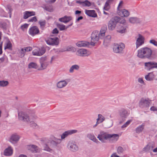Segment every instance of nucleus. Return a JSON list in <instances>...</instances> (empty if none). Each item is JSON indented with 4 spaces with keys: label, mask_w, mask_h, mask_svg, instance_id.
Masks as SVG:
<instances>
[{
    "label": "nucleus",
    "mask_w": 157,
    "mask_h": 157,
    "mask_svg": "<svg viewBox=\"0 0 157 157\" xmlns=\"http://www.w3.org/2000/svg\"><path fill=\"white\" fill-rule=\"evenodd\" d=\"M60 143V139L52 136L46 140L44 146V150L51 152L52 151L51 148H56Z\"/></svg>",
    "instance_id": "nucleus-1"
},
{
    "label": "nucleus",
    "mask_w": 157,
    "mask_h": 157,
    "mask_svg": "<svg viewBox=\"0 0 157 157\" xmlns=\"http://www.w3.org/2000/svg\"><path fill=\"white\" fill-rule=\"evenodd\" d=\"M152 51L148 47H144L138 51L137 56L141 59H151V58Z\"/></svg>",
    "instance_id": "nucleus-2"
},
{
    "label": "nucleus",
    "mask_w": 157,
    "mask_h": 157,
    "mask_svg": "<svg viewBox=\"0 0 157 157\" xmlns=\"http://www.w3.org/2000/svg\"><path fill=\"white\" fill-rule=\"evenodd\" d=\"M18 116L19 120L26 123H28L32 119H33L32 118V115L29 116L26 113L22 111L18 112Z\"/></svg>",
    "instance_id": "nucleus-3"
},
{
    "label": "nucleus",
    "mask_w": 157,
    "mask_h": 157,
    "mask_svg": "<svg viewBox=\"0 0 157 157\" xmlns=\"http://www.w3.org/2000/svg\"><path fill=\"white\" fill-rule=\"evenodd\" d=\"M151 100L148 98H142L139 102V106L141 108L148 109L150 106Z\"/></svg>",
    "instance_id": "nucleus-4"
},
{
    "label": "nucleus",
    "mask_w": 157,
    "mask_h": 157,
    "mask_svg": "<svg viewBox=\"0 0 157 157\" xmlns=\"http://www.w3.org/2000/svg\"><path fill=\"white\" fill-rule=\"evenodd\" d=\"M125 47V45L123 43H115L113 47V51L116 53L122 54Z\"/></svg>",
    "instance_id": "nucleus-5"
},
{
    "label": "nucleus",
    "mask_w": 157,
    "mask_h": 157,
    "mask_svg": "<svg viewBox=\"0 0 157 157\" xmlns=\"http://www.w3.org/2000/svg\"><path fill=\"white\" fill-rule=\"evenodd\" d=\"M40 66L38 67V70H42L45 69L48 65V61L46 56L42 57L40 59Z\"/></svg>",
    "instance_id": "nucleus-6"
},
{
    "label": "nucleus",
    "mask_w": 157,
    "mask_h": 157,
    "mask_svg": "<svg viewBox=\"0 0 157 157\" xmlns=\"http://www.w3.org/2000/svg\"><path fill=\"white\" fill-rule=\"evenodd\" d=\"M111 136L110 134L101 132L100 134L98 135L97 138L102 143H105L106 142V140L110 139Z\"/></svg>",
    "instance_id": "nucleus-7"
},
{
    "label": "nucleus",
    "mask_w": 157,
    "mask_h": 157,
    "mask_svg": "<svg viewBox=\"0 0 157 157\" xmlns=\"http://www.w3.org/2000/svg\"><path fill=\"white\" fill-rule=\"evenodd\" d=\"M119 18L117 17H115L110 19L108 25V27L109 30H112L115 28L117 23L119 21Z\"/></svg>",
    "instance_id": "nucleus-8"
},
{
    "label": "nucleus",
    "mask_w": 157,
    "mask_h": 157,
    "mask_svg": "<svg viewBox=\"0 0 157 157\" xmlns=\"http://www.w3.org/2000/svg\"><path fill=\"white\" fill-rule=\"evenodd\" d=\"M91 41L90 42V45L94 46L95 44L99 39V32L97 30L93 31L91 34Z\"/></svg>",
    "instance_id": "nucleus-9"
},
{
    "label": "nucleus",
    "mask_w": 157,
    "mask_h": 157,
    "mask_svg": "<svg viewBox=\"0 0 157 157\" xmlns=\"http://www.w3.org/2000/svg\"><path fill=\"white\" fill-rule=\"evenodd\" d=\"M136 45V48H138L144 43V38L141 34H138L135 37Z\"/></svg>",
    "instance_id": "nucleus-10"
},
{
    "label": "nucleus",
    "mask_w": 157,
    "mask_h": 157,
    "mask_svg": "<svg viewBox=\"0 0 157 157\" xmlns=\"http://www.w3.org/2000/svg\"><path fill=\"white\" fill-rule=\"evenodd\" d=\"M45 41L48 44L52 45H57L59 43V39L57 37L48 38Z\"/></svg>",
    "instance_id": "nucleus-11"
},
{
    "label": "nucleus",
    "mask_w": 157,
    "mask_h": 157,
    "mask_svg": "<svg viewBox=\"0 0 157 157\" xmlns=\"http://www.w3.org/2000/svg\"><path fill=\"white\" fill-rule=\"evenodd\" d=\"M67 147L71 151L73 152L77 151L78 150V147L75 142L69 141L67 144Z\"/></svg>",
    "instance_id": "nucleus-12"
},
{
    "label": "nucleus",
    "mask_w": 157,
    "mask_h": 157,
    "mask_svg": "<svg viewBox=\"0 0 157 157\" xmlns=\"http://www.w3.org/2000/svg\"><path fill=\"white\" fill-rule=\"evenodd\" d=\"M76 54L79 56L85 57L90 56L91 53L90 52L85 49L81 48L78 50Z\"/></svg>",
    "instance_id": "nucleus-13"
},
{
    "label": "nucleus",
    "mask_w": 157,
    "mask_h": 157,
    "mask_svg": "<svg viewBox=\"0 0 157 157\" xmlns=\"http://www.w3.org/2000/svg\"><path fill=\"white\" fill-rule=\"evenodd\" d=\"M145 68L148 71H150L154 68H157V63L154 62H149L144 63Z\"/></svg>",
    "instance_id": "nucleus-14"
},
{
    "label": "nucleus",
    "mask_w": 157,
    "mask_h": 157,
    "mask_svg": "<svg viewBox=\"0 0 157 157\" xmlns=\"http://www.w3.org/2000/svg\"><path fill=\"white\" fill-rule=\"evenodd\" d=\"M129 114V113L127 110L124 109L121 110L120 112V115L121 121H120V124H121L124 121Z\"/></svg>",
    "instance_id": "nucleus-15"
},
{
    "label": "nucleus",
    "mask_w": 157,
    "mask_h": 157,
    "mask_svg": "<svg viewBox=\"0 0 157 157\" xmlns=\"http://www.w3.org/2000/svg\"><path fill=\"white\" fill-rule=\"evenodd\" d=\"M71 81L70 78H67L58 82L56 84V86L59 88H62L65 87L68 83Z\"/></svg>",
    "instance_id": "nucleus-16"
},
{
    "label": "nucleus",
    "mask_w": 157,
    "mask_h": 157,
    "mask_svg": "<svg viewBox=\"0 0 157 157\" xmlns=\"http://www.w3.org/2000/svg\"><path fill=\"white\" fill-rule=\"evenodd\" d=\"M45 52V50L44 48L40 49L36 48L33 51L32 53L34 56H40L43 55Z\"/></svg>",
    "instance_id": "nucleus-17"
},
{
    "label": "nucleus",
    "mask_w": 157,
    "mask_h": 157,
    "mask_svg": "<svg viewBox=\"0 0 157 157\" xmlns=\"http://www.w3.org/2000/svg\"><path fill=\"white\" fill-rule=\"evenodd\" d=\"M29 34L31 36H33L39 33V31L37 27L35 26L31 27L29 30Z\"/></svg>",
    "instance_id": "nucleus-18"
},
{
    "label": "nucleus",
    "mask_w": 157,
    "mask_h": 157,
    "mask_svg": "<svg viewBox=\"0 0 157 157\" xmlns=\"http://www.w3.org/2000/svg\"><path fill=\"white\" fill-rule=\"evenodd\" d=\"M77 132V130L75 129L67 131L64 132L61 136V139H64L69 135L75 133Z\"/></svg>",
    "instance_id": "nucleus-19"
},
{
    "label": "nucleus",
    "mask_w": 157,
    "mask_h": 157,
    "mask_svg": "<svg viewBox=\"0 0 157 157\" xmlns=\"http://www.w3.org/2000/svg\"><path fill=\"white\" fill-rule=\"evenodd\" d=\"M20 138V136H19L13 134L11 136L10 141L12 144H16Z\"/></svg>",
    "instance_id": "nucleus-20"
},
{
    "label": "nucleus",
    "mask_w": 157,
    "mask_h": 157,
    "mask_svg": "<svg viewBox=\"0 0 157 157\" xmlns=\"http://www.w3.org/2000/svg\"><path fill=\"white\" fill-rule=\"evenodd\" d=\"M13 153V149L11 146H9L6 148L4 152V155L7 156H11Z\"/></svg>",
    "instance_id": "nucleus-21"
},
{
    "label": "nucleus",
    "mask_w": 157,
    "mask_h": 157,
    "mask_svg": "<svg viewBox=\"0 0 157 157\" xmlns=\"http://www.w3.org/2000/svg\"><path fill=\"white\" fill-rule=\"evenodd\" d=\"M117 31L118 32L123 33L126 32V29L125 27L124 26L123 24H120L117 26Z\"/></svg>",
    "instance_id": "nucleus-22"
},
{
    "label": "nucleus",
    "mask_w": 157,
    "mask_h": 157,
    "mask_svg": "<svg viewBox=\"0 0 157 157\" xmlns=\"http://www.w3.org/2000/svg\"><path fill=\"white\" fill-rule=\"evenodd\" d=\"M105 126L107 128L111 127L113 124V121L111 118H107L105 123Z\"/></svg>",
    "instance_id": "nucleus-23"
},
{
    "label": "nucleus",
    "mask_w": 157,
    "mask_h": 157,
    "mask_svg": "<svg viewBox=\"0 0 157 157\" xmlns=\"http://www.w3.org/2000/svg\"><path fill=\"white\" fill-rule=\"evenodd\" d=\"M72 18L71 16H67L66 15L63 17L59 18V21L61 22L66 23L71 21L72 19Z\"/></svg>",
    "instance_id": "nucleus-24"
},
{
    "label": "nucleus",
    "mask_w": 157,
    "mask_h": 157,
    "mask_svg": "<svg viewBox=\"0 0 157 157\" xmlns=\"http://www.w3.org/2000/svg\"><path fill=\"white\" fill-rule=\"evenodd\" d=\"M90 45V43L86 41H79L76 43V45L79 47H87Z\"/></svg>",
    "instance_id": "nucleus-25"
},
{
    "label": "nucleus",
    "mask_w": 157,
    "mask_h": 157,
    "mask_svg": "<svg viewBox=\"0 0 157 157\" xmlns=\"http://www.w3.org/2000/svg\"><path fill=\"white\" fill-rule=\"evenodd\" d=\"M85 13L90 17H95L97 16V14L95 13V11L94 10H85Z\"/></svg>",
    "instance_id": "nucleus-26"
},
{
    "label": "nucleus",
    "mask_w": 157,
    "mask_h": 157,
    "mask_svg": "<svg viewBox=\"0 0 157 157\" xmlns=\"http://www.w3.org/2000/svg\"><path fill=\"white\" fill-rule=\"evenodd\" d=\"M35 15V13L34 12L26 11L24 13L23 18L24 19H26L29 17Z\"/></svg>",
    "instance_id": "nucleus-27"
},
{
    "label": "nucleus",
    "mask_w": 157,
    "mask_h": 157,
    "mask_svg": "<svg viewBox=\"0 0 157 157\" xmlns=\"http://www.w3.org/2000/svg\"><path fill=\"white\" fill-rule=\"evenodd\" d=\"M27 148L29 150H30L32 152L34 153L37 152L39 151L37 147L33 145H28Z\"/></svg>",
    "instance_id": "nucleus-28"
},
{
    "label": "nucleus",
    "mask_w": 157,
    "mask_h": 157,
    "mask_svg": "<svg viewBox=\"0 0 157 157\" xmlns=\"http://www.w3.org/2000/svg\"><path fill=\"white\" fill-rule=\"evenodd\" d=\"M154 77V75L152 72L149 73L147 75L145 76V78L147 81L153 80Z\"/></svg>",
    "instance_id": "nucleus-29"
},
{
    "label": "nucleus",
    "mask_w": 157,
    "mask_h": 157,
    "mask_svg": "<svg viewBox=\"0 0 157 157\" xmlns=\"http://www.w3.org/2000/svg\"><path fill=\"white\" fill-rule=\"evenodd\" d=\"M106 27L102 28L101 29L100 33H99V38L102 39L105 36V33L106 30Z\"/></svg>",
    "instance_id": "nucleus-30"
},
{
    "label": "nucleus",
    "mask_w": 157,
    "mask_h": 157,
    "mask_svg": "<svg viewBox=\"0 0 157 157\" xmlns=\"http://www.w3.org/2000/svg\"><path fill=\"white\" fill-rule=\"evenodd\" d=\"M76 51V49L75 48L71 46L67 47L64 50H61L59 52H63L65 51H72L73 52H75Z\"/></svg>",
    "instance_id": "nucleus-31"
},
{
    "label": "nucleus",
    "mask_w": 157,
    "mask_h": 157,
    "mask_svg": "<svg viewBox=\"0 0 157 157\" xmlns=\"http://www.w3.org/2000/svg\"><path fill=\"white\" fill-rule=\"evenodd\" d=\"M87 137L91 140L96 143L98 144L100 142L96 139L95 136L93 135L89 134L87 135Z\"/></svg>",
    "instance_id": "nucleus-32"
},
{
    "label": "nucleus",
    "mask_w": 157,
    "mask_h": 157,
    "mask_svg": "<svg viewBox=\"0 0 157 157\" xmlns=\"http://www.w3.org/2000/svg\"><path fill=\"white\" fill-rule=\"evenodd\" d=\"M28 67L29 69L33 68L37 69L38 70V66L35 63L31 62L29 64Z\"/></svg>",
    "instance_id": "nucleus-33"
},
{
    "label": "nucleus",
    "mask_w": 157,
    "mask_h": 157,
    "mask_svg": "<svg viewBox=\"0 0 157 157\" xmlns=\"http://www.w3.org/2000/svg\"><path fill=\"white\" fill-rule=\"evenodd\" d=\"M32 118L33 119H32L30 121H29L28 123H29L30 126L33 128L35 127L37 125L33 121V120L35 119L36 118V116L35 115H32Z\"/></svg>",
    "instance_id": "nucleus-34"
},
{
    "label": "nucleus",
    "mask_w": 157,
    "mask_h": 157,
    "mask_svg": "<svg viewBox=\"0 0 157 157\" xmlns=\"http://www.w3.org/2000/svg\"><path fill=\"white\" fill-rule=\"evenodd\" d=\"M79 69V66L77 64L72 65L70 68L69 71L70 73H73L74 70H78Z\"/></svg>",
    "instance_id": "nucleus-35"
},
{
    "label": "nucleus",
    "mask_w": 157,
    "mask_h": 157,
    "mask_svg": "<svg viewBox=\"0 0 157 157\" xmlns=\"http://www.w3.org/2000/svg\"><path fill=\"white\" fill-rule=\"evenodd\" d=\"M12 47V44L11 42L9 40L7 41L5 44L4 49L6 50L8 49L10 50H11Z\"/></svg>",
    "instance_id": "nucleus-36"
},
{
    "label": "nucleus",
    "mask_w": 157,
    "mask_h": 157,
    "mask_svg": "<svg viewBox=\"0 0 157 157\" xmlns=\"http://www.w3.org/2000/svg\"><path fill=\"white\" fill-rule=\"evenodd\" d=\"M129 21L131 23H135L139 22V19L136 17H131L129 19Z\"/></svg>",
    "instance_id": "nucleus-37"
},
{
    "label": "nucleus",
    "mask_w": 157,
    "mask_h": 157,
    "mask_svg": "<svg viewBox=\"0 0 157 157\" xmlns=\"http://www.w3.org/2000/svg\"><path fill=\"white\" fill-rule=\"evenodd\" d=\"M43 7L45 10L49 12H52L53 10V6L52 5H44Z\"/></svg>",
    "instance_id": "nucleus-38"
},
{
    "label": "nucleus",
    "mask_w": 157,
    "mask_h": 157,
    "mask_svg": "<svg viewBox=\"0 0 157 157\" xmlns=\"http://www.w3.org/2000/svg\"><path fill=\"white\" fill-rule=\"evenodd\" d=\"M144 128V126L143 125H139L136 129V132L139 133L141 132Z\"/></svg>",
    "instance_id": "nucleus-39"
},
{
    "label": "nucleus",
    "mask_w": 157,
    "mask_h": 157,
    "mask_svg": "<svg viewBox=\"0 0 157 157\" xmlns=\"http://www.w3.org/2000/svg\"><path fill=\"white\" fill-rule=\"evenodd\" d=\"M111 138L114 141H117L119 138V135L117 134H110Z\"/></svg>",
    "instance_id": "nucleus-40"
},
{
    "label": "nucleus",
    "mask_w": 157,
    "mask_h": 157,
    "mask_svg": "<svg viewBox=\"0 0 157 157\" xmlns=\"http://www.w3.org/2000/svg\"><path fill=\"white\" fill-rule=\"evenodd\" d=\"M91 5V4L90 2L86 0L84 1H83L82 6H88L89 7Z\"/></svg>",
    "instance_id": "nucleus-41"
},
{
    "label": "nucleus",
    "mask_w": 157,
    "mask_h": 157,
    "mask_svg": "<svg viewBox=\"0 0 157 157\" xmlns=\"http://www.w3.org/2000/svg\"><path fill=\"white\" fill-rule=\"evenodd\" d=\"M57 26L61 31L63 30L68 28V27H66L65 25L59 24H58Z\"/></svg>",
    "instance_id": "nucleus-42"
},
{
    "label": "nucleus",
    "mask_w": 157,
    "mask_h": 157,
    "mask_svg": "<svg viewBox=\"0 0 157 157\" xmlns=\"http://www.w3.org/2000/svg\"><path fill=\"white\" fill-rule=\"evenodd\" d=\"M111 36L110 35H108L105 38L104 40V42L105 43H109L111 41Z\"/></svg>",
    "instance_id": "nucleus-43"
},
{
    "label": "nucleus",
    "mask_w": 157,
    "mask_h": 157,
    "mask_svg": "<svg viewBox=\"0 0 157 157\" xmlns=\"http://www.w3.org/2000/svg\"><path fill=\"white\" fill-rule=\"evenodd\" d=\"M122 13L124 17H128L129 15V12L126 10L124 9L122 11Z\"/></svg>",
    "instance_id": "nucleus-44"
},
{
    "label": "nucleus",
    "mask_w": 157,
    "mask_h": 157,
    "mask_svg": "<svg viewBox=\"0 0 157 157\" xmlns=\"http://www.w3.org/2000/svg\"><path fill=\"white\" fill-rule=\"evenodd\" d=\"M39 23L40 25L41 28L43 29L45 26L46 21L45 20L40 21H39Z\"/></svg>",
    "instance_id": "nucleus-45"
},
{
    "label": "nucleus",
    "mask_w": 157,
    "mask_h": 157,
    "mask_svg": "<svg viewBox=\"0 0 157 157\" xmlns=\"http://www.w3.org/2000/svg\"><path fill=\"white\" fill-rule=\"evenodd\" d=\"M124 151V149L122 147L119 146L117 147V152L119 154H122Z\"/></svg>",
    "instance_id": "nucleus-46"
},
{
    "label": "nucleus",
    "mask_w": 157,
    "mask_h": 157,
    "mask_svg": "<svg viewBox=\"0 0 157 157\" xmlns=\"http://www.w3.org/2000/svg\"><path fill=\"white\" fill-rule=\"evenodd\" d=\"M8 84V82L7 81L4 80L0 81V86H6Z\"/></svg>",
    "instance_id": "nucleus-47"
},
{
    "label": "nucleus",
    "mask_w": 157,
    "mask_h": 157,
    "mask_svg": "<svg viewBox=\"0 0 157 157\" xmlns=\"http://www.w3.org/2000/svg\"><path fill=\"white\" fill-rule=\"evenodd\" d=\"M25 49L24 48H22L19 52L20 56L22 58L23 57L25 54Z\"/></svg>",
    "instance_id": "nucleus-48"
},
{
    "label": "nucleus",
    "mask_w": 157,
    "mask_h": 157,
    "mask_svg": "<svg viewBox=\"0 0 157 157\" xmlns=\"http://www.w3.org/2000/svg\"><path fill=\"white\" fill-rule=\"evenodd\" d=\"M153 148V147L151 144H148L144 148V150L147 151L150 150H151Z\"/></svg>",
    "instance_id": "nucleus-49"
},
{
    "label": "nucleus",
    "mask_w": 157,
    "mask_h": 157,
    "mask_svg": "<svg viewBox=\"0 0 157 157\" xmlns=\"http://www.w3.org/2000/svg\"><path fill=\"white\" fill-rule=\"evenodd\" d=\"M132 121V120H129L128 121L125 123H124L123 125L121 126V128L126 127L130 124Z\"/></svg>",
    "instance_id": "nucleus-50"
},
{
    "label": "nucleus",
    "mask_w": 157,
    "mask_h": 157,
    "mask_svg": "<svg viewBox=\"0 0 157 157\" xmlns=\"http://www.w3.org/2000/svg\"><path fill=\"white\" fill-rule=\"evenodd\" d=\"M109 9V3L107 2H106L104 7V10H108Z\"/></svg>",
    "instance_id": "nucleus-51"
},
{
    "label": "nucleus",
    "mask_w": 157,
    "mask_h": 157,
    "mask_svg": "<svg viewBox=\"0 0 157 157\" xmlns=\"http://www.w3.org/2000/svg\"><path fill=\"white\" fill-rule=\"evenodd\" d=\"M1 33L0 32V55L2 54V42L1 41Z\"/></svg>",
    "instance_id": "nucleus-52"
},
{
    "label": "nucleus",
    "mask_w": 157,
    "mask_h": 157,
    "mask_svg": "<svg viewBox=\"0 0 157 157\" xmlns=\"http://www.w3.org/2000/svg\"><path fill=\"white\" fill-rule=\"evenodd\" d=\"M98 115L99 117L100 118V123H102L105 121V118L101 114H99Z\"/></svg>",
    "instance_id": "nucleus-53"
},
{
    "label": "nucleus",
    "mask_w": 157,
    "mask_h": 157,
    "mask_svg": "<svg viewBox=\"0 0 157 157\" xmlns=\"http://www.w3.org/2000/svg\"><path fill=\"white\" fill-rule=\"evenodd\" d=\"M37 21V19L36 17H34L29 19L28 21L29 22H36Z\"/></svg>",
    "instance_id": "nucleus-54"
},
{
    "label": "nucleus",
    "mask_w": 157,
    "mask_h": 157,
    "mask_svg": "<svg viewBox=\"0 0 157 157\" xmlns=\"http://www.w3.org/2000/svg\"><path fill=\"white\" fill-rule=\"evenodd\" d=\"M149 43L151 44H153L154 46L157 47V41H156L155 40H151L149 41Z\"/></svg>",
    "instance_id": "nucleus-55"
},
{
    "label": "nucleus",
    "mask_w": 157,
    "mask_h": 157,
    "mask_svg": "<svg viewBox=\"0 0 157 157\" xmlns=\"http://www.w3.org/2000/svg\"><path fill=\"white\" fill-rule=\"evenodd\" d=\"M29 25L27 24H25L23 25H22L21 27V29L24 30L25 29H27Z\"/></svg>",
    "instance_id": "nucleus-56"
},
{
    "label": "nucleus",
    "mask_w": 157,
    "mask_h": 157,
    "mask_svg": "<svg viewBox=\"0 0 157 157\" xmlns=\"http://www.w3.org/2000/svg\"><path fill=\"white\" fill-rule=\"evenodd\" d=\"M59 33V31L56 28H55L54 29L52 32V34H58Z\"/></svg>",
    "instance_id": "nucleus-57"
},
{
    "label": "nucleus",
    "mask_w": 157,
    "mask_h": 157,
    "mask_svg": "<svg viewBox=\"0 0 157 157\" xmlns=\"http://www.w3.org/2000/svg\"><path fill=\"white\" fill-rule=\"evenodd\" d=\"M25 52H28L31 51L32 50V48L31 47H27L24 48Z\"/></svg>",
    "instance_id": "nucleus-58"
},
{
    "label": "nucleus",
    "mask_w": 157,
    "mask_h": 157,
    "mask_svg": "<svg viewBox=\"0 0 157 157\" xmlns=\"http://www.w3.org/2000/svg\"><path fill=\"white\" fill-rule=\"evenodd\" d=\"M150 110L153 111H157V107L154 106H152L151 107Z\"/></svg>",
    "instance_id": "nucleus-59"
},
{
    "label": "nucleus",
    "mask_w": 157,
    "mask_h": 157,
    "mask_svg": "<svg viewBox=\"0 0 157 157\" xmlns=\"http://www.w3.org/2000/svg\"><path fill=\"white\" fill-rule=\"evenodd\" d=\"M138 82L143 84H145L143 80V79L142 78H139L138 79Z\"/></svg>",
    "instance_id": "nucleus-60"
},
{
    "label": "nucleus",
    "mask_w": 157,
    "mask_h": 157,
    "mask_svg": "<svg viewBox=\"0 0 157 157\" xmlns=\"http://www.w3.org/2000/svg\"><path fill=\"white\" fill-rule=\"evenodd\" d=\"M83 0H77L76 2L78 4L82 6Z\"/></svg>",
    "instance_id": "nucleus-61"
},
{
    "label": "nucleus",
    "mask_w": 157,
    "mask_h": 157,
    "mask_svg": "<svg viewBox=\"0 0 157 157\" xmlns=\"http://www.w3.org/2000/svg\"><path fill=\"white\" fill-rule=\"evenodd\" d=\"M56 0H45V2L49 3H54Z\"/></svg>",
    "instance_id": "nucleus-62"
},
{
    "label": "nucleus",
    "mask_w": 157,
    "mask_h": 157,
    "mask_svg": "<svg viewBox=\"0 0 157 157\" xmlns=\"http://www.w3.org/2000/svg\"><path fill=\"white\" fill-rule=\"evenodd\" d=\"M123 2L122 1H121L120 2V3H119V4L118 5V6L117 7V9L118 10H119V8H120L121 6H122L123 4Z\"/></svg>",
    "instance_id": "nucleus-63"
},
{
    "label": "nucleus",
    "mask_w": 157,
    "mask_h": 157,
    "mask_svg": "<svg viewBox=\"0 0 157 157\" xmlns=\"http://www.w3.org/2000/svg\"><path fill=\"white\" fill-rule=\"evenodd\" d=\"M110 157H120V156L117 155L116 153H114L111 155Z\"/></svg>",
    "instance_id": "nucleus-64"
}]
</instances>
